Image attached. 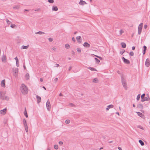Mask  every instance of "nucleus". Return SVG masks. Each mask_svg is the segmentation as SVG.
<instances>
[{
	"label": "nucleus",
	"mask_w": 150,
	"mask_h": 150,
	"mask_svg": "<svg viewBox=\"0 0 150 150\" xmlns=\"http://www.w3.org/2000/svg\"><path fill=\"white\" fill-rule=\"evenodd\" d=\"M20 90L21 92L23 95L27 94L28 91L27 87L23 83L21 84L20 87Z\"/></svg>",
	"instance_id": "1"
},
{
	"label": "nucleus",
	"mask_w": 150,
	"mask_h": 150,
	"mask_svg": "<svg viewBox=\"0 0 150 150\" xmlns=\"http://www.w3.org/2000/svg\"><path fill=\"white\" fill-rule=\"evenodd\" d=\"M121 80L122 84L126 90L127 89V86L125 79L123 77V75L122 74L121 76Z\"/></svg>",
	"instance_id": "2"
},
{
	"label": "nucleus",
	"mask_w": 150,
	"mask_h": 150,
	"mask_svg": "<svg viewBox=\"0 0 150 150\" xmlns=\"http://www.w3.org/2000/svg\"><path fill=\"white\" fill-rule=\"evenodd\" d=\"M13 73L15 77L17 78L18 77V68L13 67L12 69Z\"/></svg>",
	"instance_id": "3"
},
{
	"label": "nucleus",
	"mask_w": 150,
	"mask_h": 150,
	"mask_svg": "<svg viewBox=\"0 0 150 150\" xmlns=\"http://www.w3.org/2000/svg\"><path fill=\"white\" fill-rule=\"evenodd\" d=\"M142 27L143 23H141L139 25L138 27V34L139 35H140L141 34L142 30Z\"/></svg>",
	"instance_id": "4"
},
{
	"label": "nucleus",
	"mask_w": 150,
	"mask_h": 150,
	"mask_svg": "<svg viewBox=\"0 0 150 150\" xmlns=\"http://www.w3.org/2000/svg\"><path fill=\"white\" fill-rule=\"evenodd\" d=\"M145 65L147 67H149L150 65V61L149 59H147L145 62Z\"/></svg>",
	"instance_id": "5"
},
{
	"label": "nucleus",
	"mask_w": 150,
	"mask_h": 150,
	"mask_svg": "<svg viewBox=\"0 0 150 150\" xmlns=\"http://www.w3.org/2000/svg\"><path fill=\"white\" fill-rule=\"evenodd\" d=\"M46 105L47 109L48 110H49L50 108V104L49 100H47L46 103Z\"/></svg>",
	"instance_id": "6"
},
{
	"label": "nucleus",
	"mask_w": 150,
	"mask_h": 150,
	"mask_svg": "<svg viewBox=\"0 0 150 150\" xmlns=\"http://www.w3.org/2000/svg\"><path fill=\"white\" fill-rule=\"evenodd\" d=\"M122 59L124 63L127 64H130V61L128 59H127L124 57H122Z\"/></svg>",
	"instance_id": "7"
},
{
	"label": "nucleus",
	"mask_w": 150,
	"mask_h": 150,
	"mask_svg": "<svg viewBox=\"0 0 150 150\" xmlns=\"http://www.w3.org/2000/svg\"><path fill=\"white\" fill-rule=\"evenodd\" d=\"M36 98L37 100V102L38 103L41 102V99L40 97L37 95L36 96Z\"/></svg>",
	"instance_id": "8"
},
{
	"label": "nucleus",
	"mask_w": 150,
	"mask_h": 150,
	"mask_svg": "<svg viewBox=\"0 0 150 150\" xmlns=\"http://www.w3.org/2000/svg\"><path fill=\"white\" fill-rule=\"evenodd\" d=\"M2 61L4 63H5L6 62V58L5 55H4L1 58Z\"/></svg>",
	"instance_id": "9"
},
{
	"label": "nucleus",
	"mask_w": 150,
	"mask_h": 150,
	"mask_svg": "<svg viewBox=\"0 0 150 150\" xmlns=\"http://www.w3.org/2000/svg\"><path fill=\"white\" fill-rule=\"evenodd\" d=\"M76 39L77 41L79 42V43H81V38L80 36H78L76 37Z\"/></svg>",
	"instance_id": "10"
},
{
	"label": "nucleus",
	"mask_w": 150,
	"mask_h": 150,
	"mask_svg": "<svg viewBox=\"0 0 150 150\" xmlns=\"http://www.w3.org/2000/svg\"><path fill=\"white\" fill-rule=\"evenodd\" d=\"M83 45L85 47H89L90 46V45L86 42H85Z\"/></svg>",
	"instance_id": "11"
},
{
	"label": "nucleus",
	"mask_w": 150,
	"mask_h": 150,
	"mask_svg": "<svg viewBox=\"0 0 150 150\" xmlns=\"http://www.w3.org/2000/svg\"><path fill=\"white\" fill-rule=\"evenodd\" d=\"M137 114L138 115L140 116V117L144 118V115L142 113L140 112H137Z\"/></svg>",
	"instance_id": "12"
},
{
	"label": "nucleus",
	"mask_w": 150,
	"mask_h": 150,
	"mask_svg": "<svg viewBox=\"0 0 150 150\" xmlns=\"http://www.w3.org/2000/svg\"><path fill=\"white\" fill-rule=\"evenodd\" d=\"M79 4L81 5H83L86 4V2L85 1H84L82 0H81L79 2Z\"/></svg>",
	"instance_id": "13"
},
{
	"label": "nucleus",
	"mask_w": 150,
	"mask_h": 150,
	"mask_svg": "<svg viewBox=\"0 0 150 150\" xmlns=\"http://www.w3.org/2000/svg\"><path fill=\"white\" fill-rule=\"evenodd\" d=\"M143 48H144V49L143 50V55H144L145 54L146 51L147 49V47L146 46L144 45L143 46Z\"/></svg>",
	"instance_id": "14"
},
{
	"label": "nucleus",
	"mask_w": 150,
	"mask_h": 150,
	"mask_svg": "<svg viewBox=\"0 0 150 150\" xmlns=\"http://www.w3.org/2000/svg\"><path fill=\"white\" fill-rule=\"evenodd\" d=\"M58 8L57 6H54L52 7V10L53 11H57L58 10Z\"/></svg>",
	"instance_id": "15"
},
{
	"label": "nucleus",
	"mask_w": 150,
	"mask_h": 150,
	"mask_svg": "<svg viewBox=\"0 0 150 150\" xmlns=\"http://www.w3.org/2000/svg\"><path fill=\"white\" fill-rule=\"evenodd\" d=\"M25 78L27 80H28L29 79L30 76L28 73H27L25 75Z\"/></svg>",
	"instance_id": "16"
},
{
	"label": "nucleus",
	"mask_w": 150,
	"mask_h": 150,
	"mask_svg": "<svg viewBox=\"0 0 150 150\" xmlns=\"http://www.w3.org/2000/svg\"><path fill=\"white\" fill-rule=\"evenodd\" d=\"M1 85L2 87H5V80H3L1 82Z\"/></svg>",
	"instance_id": "17"
},
{
	"label": "nucleus",
	"mask_w": 150,
	"mask_h": 150,
	"mask_svg": "<svg viewBox=\"0 0 150 150\" xmlns=\"http://www.w3.org/2000/svg\"><path fill=\"white\" fill-rule=\"evenodd\" d=\"M6 109L4 108L3 109V110H1L0 111L1 113V114H5L6 112Z\"/></svg>",
	"instance_id": "18"
},
{
	"label": "nucleus",
	"mask_w": 150,
	"mask_h": 150,
	"mask_svg": "<svg viewBox=\"0 0 150 150\" xmlns=\"http://www.w3.org/2000/svg\"><path fill=\"white\" fill-rule=\"evenodd\" d=\"M14 59L16 60V65L17 67H18L19 66L18 63V59L17 57H16Z\"/></svg>",
	"instance_id": "19"
},
{
	"label": "nucleus",
	"mask_w": 150,
	"mask_h": 150,
	"mask_svg": "<svg viewBox=\"0 0 150 150\" xmlns=\"http://www.w3.org/2000/svg\"><path fill=\"white\" fill-rule=\"evenodd\" d=\"M137 107L140 109H142L143 108V105L142 104H139L137 105Z\"/></svg>",
	"instance_id": "20"
},
{
	"label": "nucleus",
	"mask_w": 150,
	"mask_h": 150,
	"mask_svg": "<svg viewBox=\"0 0 150 150\" xmlns=\"http://www.w3.org/2000/svg\"><path fill=\"white\" fill-rule=\"evenodd\" d=\"M29 47V45H28L27 46H24L23 45L21 47V49H27Z\"/></svg>",
	"instance_id": "21"
},
{
	"label": "nucleus",
	"mask_w": 150,
	"mask_h": 150,
	"mask_svg": "<svg viewBox=\"0 0 150 150\" xmlns=\"http://www.w3.org/2000/svg\"><path fill=\"white\" fill-rule=\"evenodd\" d=\"M121 45L122 47L123 48H125L126 47V44L124 42H122L121 43Z\"/></svg>",
	"instance_id": "22"
},
{
	"label": "nucleus",
	"mask_w": 150,
	"mask_h": 150,
	"mask_svg": "<svg viewBox=\"0 0 150 150\" xmlns=\"http://www.w3.org/2000/svg\"><path fill=\"white\" fill-rule=\"evenodd\" d=\"M24 115H25V117H28V115L27 112V111L26 110V108H25V111L24 112Z\"/></svg>",
	"instance_id": "23"
},
{
	"label": "nucleus",
	"mask_w": 150,
	"mask_h": 150,
	"mask_svg": "<svg viewBox=\"0 0 150 150\" xmlns=\"http://www.w3.org/2000/svg\"><path fill=\"white\" fill-rule=\"evenodd\" d=\"M93 83H98V79L97 78H95L94 79H93Z\"/></svg>",
	"instance_id": "24"
},
{
	"label": "nucleus",
	"mask_w": 150,
	"mask_h": 150,
	"mask_svg": "<svg viewBox=\"0 0 150 150\" xmlns=\"http://www.w3.org/2000/svg\"><path fill=\"white\" fill-rule=\"evenodd\" d=\"M23 123L24 126H27V123H26V121L25 119L23 120Z\"/></svg>",
	"instance_id": "25"
},
{
	"label": "nucleus",
	"mask_w": 150,
	"mask_h": 150,
	"mask_svg": "<svg viewBox=\"0 0 150 150\" xmlns=\"http://www.w3.org/2000/svg\"><path fill=\"white\" fill-rule=\"evenodd\" d=\"M88 68L91 71H97L96 69L95 68H93L92 67H90Z\"/></svg>",
	"instance_id": "26"
},
{
	"label": "nucleus",
	"mask_w": 150,
	"mask_h": 150,
	"mask_svg": "<svg viewBox=\"0 0 150 150\" xmlns=\"http://www.w3.org/2000/svg\"><path fill=\"white\" fill-rule=\"evenodd\" d=\"M35 34L41 35V34H45V33L44 32H42V31H39V32L36 33Z\"/></svg>",
	"instance_id": "27"
},
{
	"label": "nucleus",
	"mask_w": 150,
	"mask_h": 150,
	"mask_svg": "<svg viewBox=\"0 0 150 150\" xmlns=\"http://www.w3.org/2000/svg\"><path fill=\"white\" fill-rule=\"evenodd\" d=\"M95 60L96 61V64H99L100 62V61L99 59H98V58H94Z\"/></svg>",
	"instance_id": "28"
},
{
	"label": "nucleus",
	"mask_w": 150,
	"mask_h": 150,
	"mask_svg": "<svg viewBox=\"0 0 150 150\" xmlns=\"http://www.w3.org/2000/svg\"><path fill=\"white\" fill-rule=\"evenodd\" d=\"M9 97L6 96H4V99L3 100H9Z\"/></svg>",
	"instance_id": "29"
},
{
	"label": "nucleus",
	"mask_w": 150,
	"mask_h": 150,
	"mask_svg": "<svg viewBox=\"0 0 150 150\" xmlns=\"http://www.w3.org/2000/svg\"><path fill=\"white\" fill-rule=\"evenodd\" d=\"M11 27L13 28H15L17 27V26L14 24H11Z\"/></svg>",
	"instance_id": "30"
},
{
	"label": "nucleus",
	"mask_w": 150,
	"mask_h": 150,
	"mask_svg": "<svg viewBox=\"0 0 150 150\" xmlns=\"http://www.w3.org/2000/svg\"><path fill=\"white\" fill-rule=\"evenodd\" d=\"M139 142L140 143V144L142 146H143L144 144V142L141 140H139Z\"/></svg>",
	"instance_id": "31"
},
{
	"label": "nucleus",
	"mask_w": 150,
	"mask_h": 150,
	"mask_svg": "<svg viewBox=\"0 0 150 150\" xmlns=\"http://www.w3.org/2000/svg\"><path fill=\"white\" fill-rule=\"evenodd\" d=\"M145 100V101H150V98L148 96H147V97H146L144 98Z\"/></svg>",
	"instance_id": "32"
},
{
	"label": "nucleus",
	"mask_w": 150,
	"mask_h": 150,
	"mask_svg": "<svg viewBox=\"0 0 150 150\" xmlns=\"http://www.w3.org/2000/svg\"><path fill=\"white\" fill-rule=\"evenodd\" d=\"M4 96H2V92H0V98L1 99L3 100L4 98Z\"/></svg>",
	"instance_id": "33"
},
{
	"label": "nucleus",
	"mask_w": 150,
	"mask_h": 150,
	"mask_svg": "<svg viewBox=\"0 0 150 150\" xmlns=\"http://www.w3.org/2000/svg\"><path fill=\"white\" fill-rule=\"evenodd\" d=\"M65 47L66 48L69 49L70 47V46L68 44H67L65 45Z\"/></svg>",
	"instance_id": "34"
},
{
	"label": "nucleus",
	"mask_w": 150,
	"mask_h": 150,
	"mask_svg": "<svg viewBox=\"0 0 150 150\" xmlns=\"http://www.w3.org/2000/svg\"><path fill=\"white\" fill-rule=\"evenodd\" d=\"M54 148L55 149L57 150L58 149V146L57 145H54Z\"/></svg>",
	"instance_id": "35"
},
{
	"label": "nucleus",
	"mask_w": 150,
	"mask_h": 150,
	"mask_svg": "<svg viewBox=\"0 0 150 150\" xmlns=\"http://www.w3.org/2000/svg\"><path fill=\"white\" fill-rule=\"evenodd\" d=\"M107 107L108 108H113L114 107V106H113V105H108V106H107Z\"/></svg>",
	"instance_id": "36"
},
{
	"label": "nucleus",
	"mask_w": 150,
	"mask_h": 150,
	"mask_svg": "<svg viewBox=\"0 0 150 150\" xmlns=\"http://www.w3.org/2000/svg\"><path fill=\"white\" fill-rule=\"evenodd\" d=\"M140 94H139L137 96V100H139L140 99Z\"/></svg>",
	"instance_id": "37"
},
{
	"label": "nucleus",
	"mask_w": 150,
	"mask_h": 150,
	"mask_svg": "<svg viewBox=\"0 0 150 150\" xmlns=\"http://www.w3.org/2000/svg\"><path fill=\"white\" fill-rule=\"evenodd\" d=\"M25 128V130L26 132H28V127L27 126H24Z\"/></svg>",
	"instance_id": "38"
},
{
	"label": "nucleus",
	"mask_w": 150,
	"mask_h": 150,
	"mask_svg": "<svg viewBox=\"0 0 150 150\" xmlns=\"http://www.w3.org/2000/svg\"><path fill=\"white\" fill-rule=\"evenodd\" d=\"M129 54L131 56H133L134 55V53L133 52L131 51L129 53Z\"/></svg>",
	"instance_id": "39"
},
{
	"label": "nucleus",
	"mask_w": 150,
	"mask_h": 150,
	"mask_svg": "<svg viewBox=\"0 0 150 150\" xmlns=\"http://www.w3.org/2000/svg\"><path fill=\"white\" fill-rule=\"evenodd\" d=\"M6 21L8 25H9L11 23V22L7 19H6Z\"/></svg>",
	"instance_id": "40"
},
{
	"label": "nucleus",
	"mask_w": 150,
	"mask_h": 150,
	"mask_svg": "<svg viewBox=\"0 0 150 150\" xmlns=\"http://www.w3.org/2000/svg\"><path fill=\"white\" fill-rule=\"evenodd\" d=\"M48 1L50 3L52 4L54 3V0H48Z\"/></svg>",
	"instance_id": "41"
},
{
	"label": "nucleus",
	"mask_w": 150,
	"mask_h": 150,
	"mask_svg": "<svg viewBox=\"0 0 150 150\" xmlns=\"http://www.w3.org/2000/svg\"><path fill=\"white\" fill-rule=\"evenodd\" d=\"M70 122V120H67L65 121V123L66 124H69Z\"/></svg>",
	"instance_id": "42"
},
{
	"label": "nucleus",
	"mask_w": 150,
	"mask_h": 150,
	"mask_svg": "<svg viewBox=\"0 0 150 150\" xmlns=\"http://www.w3.org/2000/svg\"><path fill=\"white\" fill-rule=\"evenodd\" d=\"M125 52V50H123L122 51H121L120 52V54H121L122 55Z\"/></svg>",
	"instance_id": "43"
},
{
	"label": "nucleus",
	"mask_w": 150,
	"mask_h": 150,
	"mask_svg": "<svg viewBox=\"0 0 150 150\" xmlns=\"http://www.w3.org/2000/svg\"><path fill=\"white\" fill-rule=\"evenodd\" d=\"M145 95V93H143L142 94L141 96V99H142V98H144Z\"/></svg>",
	"instance_id": "44"
},
{
	"label": "nucleus",
	"mask_w": 150,
	"mask_h": 150,
	"mask_svg": "<svg viewBox=\"0 0 150 150\" xmlns=\"http://www.w3.org/2000/svg\"><path fill=\"white\" fill-rule=\"evenodd\" d=\"M77 51L79 53H81V49L80 48H77Z\"/></svg>",
	"instance_id": "45"
},
{
	"label": "nucleus",
	"mask_w": 150,
	"mask_h": 150,
	"mask_svg": "<svg viewBox=\"0 0 150 150\" xmlns=\"http://www.w3.org/2000/svg\"><path fill=\"white\" fill-rule=\"evenodd\" d=\"M49 42H51L53 41V39L52 38H49Z\"/></svg>",
	"instance_id": "46"
},
{
	"label": "nucleus",
	"mask_w": 150,
	"mask_h": 150,
	"mask_svg": "<svg viewBox=\"0 0 150 150\" xmlns=\"http://www.w3.org/2000/svg\"><path fill=\"white\" fill-rule=\"evenodd\" d=\"M69 105L72 107H74L75 106V105L73 103H70Z\"/></svg>",
	"instance_id": "47"
},
{
	"label": "nucleus",
	"mask_w": 150,
	"mask_h": 150,
	"mask_svg": "<svg viewBox=\"0 0 150 150\" xmlns=\"http://www.w3.org/2000/svg\"><path fill=\"white\" fill-rule=\"evenodd\" d=\"M59 144L60 145H62L63 144V142L62 141H59Z\"/></svg>",
	"instance_id": "48"
},
{
	"label": "nucleus",
	"mask_w": 150,
	"mask_h": 150,
	"mask_svg": "<svg viewBox=\"0 0 150 150\" xmlns=\"http://www.w3.org/2000/svg\"><path fill=\"white\" fill-rule=\"evenodd\" d=\"M72 40L74 42H75L76 41V40L74 37H73L72 38Z\"/></svg>",
	"instance_id": "49"
},
{
	"label": "nucleus",
	"mask_w": 150,
	"mask_h": 150,
	"mask_svg": "<svg viewBox=\"0 0 150 150\" xmlns=\"http://www.w3.org/2000/svg\"><path fill=\"white\" fill-rule=\"evenodd\" d=\"M72 68V67H71V66L69 67V71H71V70Z\"/></svg>",
	"instance_id": "50"
},
{
	"label": "nucleus",
	"mask_w": 150,
	"mask_h": 150,
	"mask_svg": "<svg viewBox=\"0 0 150 150\" xmlns=\"http://www.w3.org/2000/svg\"><path fill=\"white\" fill-rule=\"evenodd\" d=\"M58 80V78H56L55 79H54V81L56 82Z\"/></svg>",
	"instance_id": "51"
},
{
	"label": "nucleus",
	"mask_w": 150,
	"mask_h": 150,
	"mask_svg": "<svg viewBox=\"0 0 150 150\" xmlns=\"http://www.w3.org/2000/svg\"><path fill=\"white\" fill-rule=\"evenodd\" d=\"M141 101L143 102L145 101L144 98H142V99H141Z\"/></svg>",
	"instance_id": "52"
},
{
	"label": "nucleus",
	"mask_w": 150,
	"mask_h": 150,
	"mask_svg": "<svg viewBox=\"0 0 150 150\" xmlns=\"http://www.w3.org/2000/svg\"><path fill=\"white\" fill-rule=\"evenodd\" d=\"M98 58H99V59L101 60H102L103 59V58L99 56Z\"/></svg>",
	"instance_id": "53"
},
{
	"label": "nucleus",
	"mask_w": 150,
	"mask_h": 150,
	"mask_svg": "<svg viewBox=\"0 0 150 150\" xmlns=\"http://www.w3.org/2000/svg\"><path fill=\"white\" fill-rule=\"evenodd\" d=\"M147 27V26L146 25H145L144 26V28L145 29H146Z\"/></svg>",
	"instance_id": "54"
},
{
	"label": "nucleus",
	"mask_w": 150,
	"mask_h": 150,
	"mask_svg": "<svg viewBox=\"0 0 150 150\" xmlns=\"http://www.w3.org/2000/svg\"><path fill=\"white\" fill-rule=\"evenodd\" d=\"M123 31H122V30H120V35H121L122 34V33H123Z\"/></svg>",
	"instance_id": "55"
},
{
	"label": "nucleus",
	"mask_w": 150,
	"mask_h": 150,
	"mask_svg": "<svg viewBox=\"0 0 150 150\" xmlns=\"http://www.w3.org/2000/svg\"><path fill=\"white\" fill-rule=\"evenodd\" d=\"M118 149L119 150H122V148L121 147H118Z\"/></svg>",
	"instance_id": "56"
},
{
	"label": "nucleus",
	"mask_w": 150,
	"mask_h": 150,
	"mask_svg": "<svg viewBox=\"0 0 150 150\" xmlns=\"http://www.w3.org/2000/svg\"><path fill=\"white\" fill-rule=\"evenodd\" d=\"M135 49V47L134 46L132 47V50H134Z\"/></svg>",
	"instance_id": "57"
},
{
	"label": "nucleus",
	"mask_w": 150,
	"mask_h": 150,
	"mask_svg": "<svg viewBox=\"0 0 150 150\" xmlns=\"http://www.w3.org/2000/svg\"><path fill=\"white\" fill-rule=\"evenodd\" d=\"M40 81L41 82L43 81V79L42 78H40Z\"/></svg>",
	"instance_id": "58"
},
{
	"label": "nucleus",
	"mask_w": 150,
	"mask_h": 150,
	"mask_svg": "<svg viewBox=\"0 0 150 150\" xmlns=\"http://www.w3.org/2000/svg\"><path fill=\"white\" fill-rule=\"evenodd\" d=\"M29 10H27V9H25L24 11H29Z\"/></svg>",
	"instance_id": "59"
},
{
	"label": "nucleus",
	"mask_w": 150,
	"mask_h": 150,
	"mask_svg": "<svg viewBox=\"0 0 150 150\" xmlns=\"http://www.w3.org/2000/svg\"><path fill=\"white\" fill-rule=\"evenodd\" d=\"M63 96L62 94L61 93H60L59 94V96Z\"/></svg>",
	"instance_id": "60"
},
{
	"label": "nucleus",
	"mask_w": 150,
	"mask_h": 150,
	"mask_svg": "<svg viewBox=\"0 0 150 150\" xmlns=\"http://www.w3.org/2000/svg\"><path fill=\"white\" fill-rule=\"evenodd\" d=\"M23 67H24V69H26V67H25V64L23 65Z\"/></svg>",
	"instance_id": "61"
},
{
	"label": "nucleus",
	"mask_w": 150,
	"mask_h": 150,
	"mask_svg": "<svg viewBox=\"0 0 150 150\" xmlns=\"http://www.w3.org/2000/svg\"><path fill=\"white\" fill-rule=\"evenodd\" d=\"M52 50H56V48H55V47H53L52 48Z\"/></svg>",
	"instance_id": "62"
},
{
	"label": "nucleus",
	"mask_w": 150,
	"mask_h": 150,
	"mask_svg": "<svg viewBox=\"0 0 150 150\" xmlns=\"http://www.w3.org/2000/svg\"><path fill=\"white\" fill-rule=\"evenodd\" d=\"M117 73L118 74H120V71H117Z\"/></svg>",
	"instance_id": "63"
},
{
	"label": "nucleus",
	"mask_w": 150,
	"mask_h": 150,
	"mask_svg": "<svg viewBox=\"0 0 150 150\" xmlns=\"http://www.w3.org/2000/svg\"><path fill=\"white\" fill-rule=\"evenodd\" d=\"M116 114H117L118 115H120V114H119V112H116Z\"/></svg>",
	"instance_id": "64"
}]
</instances>
